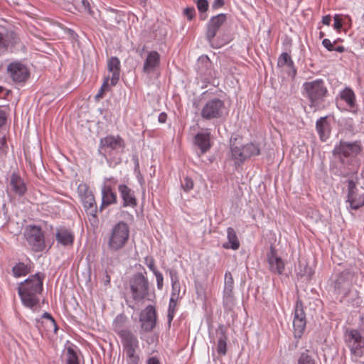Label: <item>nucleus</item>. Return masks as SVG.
Returning a JSON list of instances; mask_svg holds the SVG:
<instances>
[{
  "mask_svg": "<svg viewBox=\"0 0 364 364\" xmlns=\"http://www.w3.org/2000/svg\"><path fill=\"white\" fill-rule=\"evenodd\" d=\"M124 146V141L119 135L109 134L100 139L97 151L109 167H114L122 161Z\"/></svg>",
  "mask_w": 364,
  "mask_h": 364,
  "instance_id": "1",
  "label": "nucleus"
},
{
  "mask_svg": "<svg viewBox=\"0 0 364 364\" xmlns=\"http://www.w3.org/2000/svg\"><path fill=\"white\" fill-rule=\"evenodd\" d=\"M43 277L40 273L29 277L19 284L18 293L23 304L33 309L39 303V295L43 290Z\"/></svg>",
  "mask_w": 364,
  "mask_h": 364,
  "instance_id": "2",
  "label": "nucleus"
},
{
  "mask_svg": "<svg viewBox=\"0 0 364 364\" xmlns=\"http://www.w3.org/2000/svg\"><path fill=\"white\" fill-rule=\"evenodd\" d=\"M328 93V88L321 78L305 82L302 85V95L308 100L310 107L314 110L323 107Z\"/></svg>",
  "mask_w": 364,
  "mask_h": 364,
  "instance_id": "3",
  "label": "nucleus"
},
{
  "mask_svg": "<svg viewBox=\"0 0 364 364\" xmlns=\"http://www.w3.org/2000/svg\"><path fill=\"white\" fill-rule=\"evenodd\" d=\"M260 148L258 144L250 142L246 144H238L230 141V156L236 166H240L252 156H258Z\"/></svg>",
  "mask_w": 364,
  "mask_h": 364,
  "instance_id": "4",
  "label": "nucleus"
},
{
  "mask_svg": "<svg viewBox=\"0 0 364 364\" xmlns=\"http://www.w3.org/2000/svg\"><path fill=\"white\" fill-rule=\"evenodd\" d=\"M345 341L349 348L353 360L358 361L364 355V341L357 330H349L345 333Z\"/></svg>",
  "mask_w": 364,
  "mask_h": 364,
  "instance_id": "5",
  "label": "nucleus"
},
{
  "mask_svg": "<svg viewBox=\"0 0 364 364\" xmlns=\"http://www.w3.org/2000/svg\"><path fill=\"white\" fill-rule=\"evenodd\" d=\"M225 102L217 97L205 102L200 109V116L203 119L211 120L220 119L223 116Z\"/></svg>",
  "mask_w": 364,
  "mask_h": 364,
  "instance_id": "6",
  "label": "nucleus"
},
{
  "mask_svg": "<svg viewBox=\"0 0 364 364\" xmlns=\"http://www.w3.org/2000/svg\"><path fill=\"white\" fill-rule=\"evenodd\" d=\"M132 298L136 301L143 300L148 294V280L141 273L134 274L129 280Z\"/></svg>",
  "mask_w": 364,
  "mask_h": 364,
  "instance_id": "7",
  "label": "nucleus"
},
{
  "mask_svg": "<svg viewBox=\"0 0 364 364\" xmlns=\"http://www.w3.org/2000/svg\"><path fill=\"white\" fill-rule=\"evenodd\" d=\"M360 141H355L353 142H348L341 141L338 144H336L333 150V154L341 160L343 158L355 157L361 151Z\"/></svg>",
  "mask_w": 364,
  "mask_h": 364,
  "instance_id": "8",
  "label": "nucleus"
},
{
  "mask_svg": "<svg viewBox=\"0 0 364 364\" xmlns=\"http://www.w3.org/2000/svg\"><path fill=\"white\" fill-rule=\"evenodd\" d=\"M348 183V194L346 202L352 210H358L364 205V188H358L353 180L349 179Z\"/></svg>",
  "mask_w": 364,
  "mask_h": 364,
  "instance_id": "9",
  "label": "nucleus"
},
{
  "mask_svg": "<svg viewBox=\"0 0 364 364\" xmlns=\"http://www.w3.org/2000/svg\"><path fill=\"white\" fill-rule=\"evenodd\" d=\"M18 42V38L14 31L0 26V57L12 51Z\"/></svg>",
  "mask_w": 364,
  "mask_h": 364,
  "instance_id": "10",
  "label": "nucleus"
},
{
  "mask_svg": "<svg viewBox=\"0 0 364 364\" xmlns=\"http://www.w3.org/2000/svg\"><path fill=\"white\" fill-rule=\"evenodd\" d=\"M6 73L14 82L17 83L25 82L30 74L26 65L18 60L9 63L6 68Z\"/></svg>",
  "mask_w": 364,
  "mask_h": 364,
  "instance_id": "11",
  "label": "nucleus"
},
{
  "mask_svg": "<svg viewBox=\"0 0 364 364\" xmlns=\"http://www.w3.org/2000/svg\"><path fill=\"white\" fill-rule=\"evenodd\" d=\"M226 20L227 14L221 13L212 16L206 23L205 38L212 46H214L215 38Z\"/></svg>",
  "mask_w": 364,
  "mask_h": 364,
  "instance_id": "12",
  "label": "nucleus"
},
{
  "mask_svg": "<svg viewBox=\"0 0 364 364\" xmlns=\"http://www.w3.org/2000/svg\"><path fill=\"white\" fill-rule=\"evenodd\" d=\"M306 315L303 304L298 300L294 307L293 319L294 334L296 338H301L306 328Z\"/></svg>",
  "mask_w": 364,
  "mask_h": 364,
  "instance_id": "13",
  "label": "nucleus"
},
{
  "mask_svg": "<svg viewBox=\"0 0 364 364\" xmlns=\"http://www.w3.org/2000/svg\"><path fill=\"white\" fill-rule=\"evenodd\" d=\"M129 229H112L108 237V246L111 251L122 249L128 240Z\"/></svg>",
  "mask_w": 364,
  "mask_h": 364,
  "instance_id": "14",
  "label": "nucleus"
},
{
  "mask_svg": "<svg viewBox=\"0 0 364 364\" xmlns=\"http://www.w3.org/2000/svg\"><path fill=\"white\" fill-rule=\"evenodd\" d=\"M193 143L200 149V155L208 152L212 147L211 132L208 128H203L194 136Z\"/></svg>",
  "mask_w": 364,
  "mask_h": 364,
  "instance_id": "15",
  "label": "nucleus"
},
{
  "mask_svg": "<svg viewBox=\"0 0 364 364\" xmlns=\"http://www.w3.org/2000/svg\"><path fill=\"white\" fill-rule=\"evenodd\" d=\"M25 237L34 251H42L45 247V240L41 229H26Z\"/></svg>",
  "mask_w": 364,
  "mask_h": 364,
  "instance_id": "16",
  "label": "nucleus"
},
{
  "mask_svg": "<svg viewBox=\"0 0 364 364\" xmlns=\"http://www.w3.org/2000/svg\"><path fill=\"white\" fill-rule=\"evenodd\" d=\"M9 187L11 191L18 197L25 196L28 191L26 183L17 171H14L11 174Z\"/></svg>",
  "mask_w": 364,
  "mask_h": 364,
  "instance_id": "17",
  "label": "nucleus"
},
{
  "mask_svg": "<svg viewBox=\"0 0 364 364\" xmlns=\"http://www.w3.org/2000/svg\"><path fill=\"white\" fill-rule=\"evenodd\" d=\"M117 190L122 200V206L124 208H135L137 205V199L134 191L124 183L118 185Z\"/></svg>",
  "mask_w": 364,
  "mask_h": 364,
  "instance_id": "18",
  "label": "nucleus"
},
{
  "mask_svg": "<svg viewBox=\"0 0 364 364\" xmlns=\"http://www.w3.org/2000/svg\"><path fill=\"white\" fill-rule=\"evenodd\" d=\"M85 211L89 216V220L92 227H96L97 223V213L98 211L94 194L88 196L80 200Z\"/></svg>",
  "mask_w": 364,
  "mask_h": 364,
  "instance_id": "19",
  "label": "nucleus"
},
{
  "mask_svg": "<svg viewBox=\"0 0 364 364\" xmlns=\"http://www.w3.org/2000/svg\"><path fill=\"white\" fill-rule=\"evenodd\" d=\"M161 56L156 50L149 51L144 60L142 72L146 75L154 73L160 66Z\"/></svg>",
  "mask_w": 364,
  "mask_h": 364,
  "instance_id": "20",
  "label": "nucleus"
},
{
  "mask_svg": "<svg viewBox=\"0 0 364 364\" xmlns=\"http://www.w3.org/2000/svg\"><path fill=\"white\" fill-rule=\"evenodd\" d=\"M141 328L145 331H151L156 324V311L153 306L145 308L140 316Z\"/></svg>",
  "mask_w": 364,
  "mask_h": 364,
  "instance_id": "21",
  "label": "nucleus"
},
{
  "mask_svg": "<svg viewBox=\"0 0 364 364\" xmlns=\"http://www.w3.org/2000/svg\"><path fill=\"white\" fill-rule=\"evenodd\" d=\"M121 338L123 350L139 348V340L132 331L127 329H122L117 331Z\"/></svg>",
  "mask_w": 364,
  "mask_h": 364,
  "instance_id": "22",
  "label": "nucleus"
},
{
  "mask_svg": "<svg viewBox=\"0 0 364 364\" xmlns=\"http://www.w3.org/2000/svg\"><path fill=\"white\" fill-rule=\"evenodd\" d=\"M197 72L205 80H209L214 76L212 62L207 55L199 57L197 62Z\"/></svg>",
  "mask_w": 364,
  "mask_h": 364,
  "instance_id": "23",
  "label": "nucleus"
},
{
  "mask_svg": "<svg viewBox=\"0 0 364 364\" xmlns=\"http://www.w3.org/2000/svg\"><path fill=\"white\" fill-rule=\"evenodd\" d=\"M107 70L112 73L110 85L115 86L120 78L121 63L119 59L116 56H112L107 61Z\"/></svg>",
  "mask_w": 364,
  "mask_h": 364,
  "instance_id": "24",
  "label": "nucleus"
},
{
  "mask_svg": "<svg viewBox=\"0 0 364 364\" xmlns=\"http://www.w3.org/2000/svg\"><path fill=\"white\" fill-rule=\"evenodd\" d=\"M267 261L270 270L277 274H282L284 269V262L282 259L276 255L275 250L272 247H270L267 254Z\"/></svg>",
  "mask_w": 364,
  "mask_h": 364,
  "instance_id": "25",
  "label": "nucleus"
},
{
  "mask_svg": "<svg viewBox=\"0 0 364 364\" xmlns=\"http://www.w3.org/2000/svg\"><path fill=\"white\" fill-rule=\"evenodd\" d=\"M102 203L100 210L102 211L105 206H109L117 203V196L110 185L104 184L101 189Z\"/></svg>",
  "mask_w": 364,
  "mask_h": 364,
  "instance_id": "26",
  "label": "nucleus"
},
{
  "mask_svg": "<svg viewBox=\"0 0 364 364\" xmlns=\"http://www.w3.org/2000/svg\"><path fill=\"white\" fill-rule=\"evenodd\" d=\"M316 131L321 141H326L331 134V124L327 121V117H321L316 122Z\"/></svg>",
  "mask_w": 364,
  "mask_h": 364,
  "instance_id": "27",
  "label": "nucleus"
},
{
  "mask_svg": "<svg viewBox=\"0 0 364 364\" xmlns=\"http://www.w3.org/2000/svg\"><path fill=\"white\" fill-rule=\"evenodd\" d=\"M339 96L350 109H357L355 94L350 87H345L340 92Z\"/></svg>",
  "mask_w": 364,
  "mask_h": 364,
  "instance_id": "28",
  "label": "nucleus"
},
{
  "mask_svg": "<svg viewBox=\"0 0 364 364\" xmlns=\"http://www.w3.org/2000/svg\"><path fill=\"white\" fill-rule=\"evenodd\" d=\"M56 238L58 242L63 245H68L73 244L74 237L68 229H58Z\"/></svg>",
  "mask_w": 364,
  "mask_h": 364,
  "instance_id": "29",
  "label": "nucleus"
},
{
  "mask_svg": "<svg viewBox=\"0 0 364 364\" xmlns=\"http://www.w3.org/2000/svg\"><path fill=\"white\" fill-rule=\"evenodd\" d=\"M228 241L223 245L225 249L236 250L240 247V242L234 229H228Z\"/></svg>",
  "mask_w": 364,
  "mask_h": 364,
  "instance_id": "30",
  "label": "nucleus"
},
{
  "mask_svg": "<svg viewBox=\"0 0 364 364\" xmlns=\"http://www.w3.org/2000/svg\"><path fill=\"white\" fill-rule=\"evenodd\" d=\"M235 301L233 291H223V304L225 309L231 310L235 304Z\"/></svg>",
  "mask_w": 364,
  "mask_h": 364,
  "instance_id": "31",
  "label": "nucleus"
},
{
  "mask_svg": "<svg viewBox=\"0 0 364 364\" xmlns=\"http://www.w3.org/2000/svg\"><path fill=\"white\" fill-rule=\"evenodd\" d=\"M218 343L217 351L221 355H225L227 351V336L223 330L217 331Z\"/></svg>",
  "mask_w": 364,
  "mask_h": 364,
  "instance_id": "32",
  "label": "nucleus"
},
{
  "mask_svg": "<svg viewBox=\"0 0 364 364\" xmlns=\"http://www.w3.org/2000/svg\"><path fill=\"white\" fill-rule=\"evenodd\" d=\"M121 216L123 220L119 221L114 228H129L134 222V216L127 211H122Z\"/></svg>",
  "mask_w": 364,
  "mask_h": 364,
  "instance_id": "33",
  "label": "nucleus"
},
{
  "mask_svg": "<svg viewBox=\"0 0 364 364\" xmlns=\"http://www.w3.org/2000/svg\"><path fill=\"white\" fill-rule=\"evenodd\" d=\"M12 272L15 277H21L29 273V268L24 263L18 262L13 267Z\"/></svg>",
  "mask_w": 364,
  "mask_h": 364,
  "instance_id": "34",
  "label": "nucleus"
},
{
  "mask_svg": "<svg viewBox=\"0 0 364 364\" xmlns=\"http://www.w3.org/2000/svg\"><path fill=\"white\" fill-rule=\"evenodd\" d=\"M360 277V274L358 272L355 273L354 272H350L348 271L342 273L339 282H343L346 279H350L353 286V284H357L358 280Z\"/></svg>",
  "mask_w": 364,
  "mask_h": 364,
  "instance_id": "35",
  "label": "nucleus"
},
{
  "mask_svg": "<svg viewBox=\"0 0 364 364\" xmlns=\"http://www.w3.org/2000/svg\"><path fill=\"white\" fill-rule=\"evenodd\" d=\"M346 295L348 297H349V299L351 301L352 306H360L362 303V299L359 295V291L356 289L352 288V290L347 293Z\"/></svg>",
  "mask_w": 364,
  "mask_h": 364,
  "instance_id": "36",
  "label": "nucleus"
},
{
  "mask_svg": "<svg viewBox=\"0 0 364 364\" xmlns=\"http://www.w3.org/2000/svg\"><path fill=\"white\" fill-rule=\"evenodd\" d=\"M293 63L294 61L292 60L291 58L286 52L282 53L278 58V67H284V65H287L288 67H293Z\"/></svg>",
  "mask_w": 364,
  "mask_h": 364,
  "instance_id": "37",
  "label": "nucleus"
},
{
  "mask_svg": "<svg viewBox=\"0 0 364 364\" xmlns=\"http://www.w3.org/2000/svg\"><path fill=\"white\" fill-rule=\"evenodd\" d=\"M65 359L66 364H79L77 353L71 347L68 348Z\"/></svg>",
  "mask_w": 364,
  "mask_h": 364,
  "instance_id": "38",
  "label": "nucleus"
},
{
  "mask_svg": "<svg viewBox=\"0 0 364 364\" xmlns=\"http://www.w3.org/2000/svg\"><path fill=\"white\" fill-rule=\"evenodd\" d=\"M77 194L80 197V199L85 198L88 196L93 195L92 190H90L89 186L86 183H80L77 188Z\"/></svg>",
  "mask_w": 364,
  "mask_h": 364,
  "instance_id": "39",
  "label": "nucleus"
},
{
  "mask_svg": "<svg viewBox=\"0 0 364 364\" xmlns=\"http://www.w3.org/2000/svg\"><path fill=\"white\" fill-rule=\"evenodd\" d=\"M196 3V6L200 12V19L203 21L206 18L207 16L204 14L205 11H207L208 9V2L207 0H195Z\"/></svg>",
  "mask_w": 364,
  "mask_h": 364,
  "instance_id": "40",
  "label": "nucleus"
},
{
  "mask_svg": "<svg viewBox=\"0 0 364 364\" xmlns=\"http://www.w3.org/2000/svg\"><path fill=\"white\" fill-rule=\"evenodd\" d=\"M234 279L230 272H226L224 277L223 291H233Z\"/></svg>",
  "mask_w": 364,
  "mask_h": 364,
  "instance_id": "41",
  "label": "nucleus"
},
{
  "mask_svg": "<svg viewBox=\"0 0 364 364\" xmlns=\"http://www.w3.org/2000/svg\"><path fill=\"white\" fill-rule=\"evenodd\" d=\"M298 364H315V360L310 355L309 351L306 350L301 354Z\"/></svg>",
  "mask_w": 364,
  "mask_h": 364,
  "instance_id": "42",
  "label": "nucleus"
},
{
  "mask_svg": "<svg viewBox=\"0 0 364 364\" xmlns=\"http://www.w3.org/2000/svg\"><path fill=\"white\" fill-rule=\"evenodd\" d=\"M109 76H107L105 77L104 81L101 85L100 89L98 90V92L95 95V100H100L103 97L104 92L105 91L109 90Z\"/></svg>",
  "mask_w": 364,
  "mask_h": 364,
  "instance_id": "43",
  "label": "nucleus"
},
{
  "mask_svg": "<svg viewBox=\"0 0 364 364\" xmlns=\"http://www.w3.org/2000/svg\"><path fill=\"white\" fill-rule=\"evenodd\" d=\"M178 299L170 298L168 309V322L171 323L174 316L176 308L177 305Z\"/></svg>",
  "mask_w": 364,
  "mask_h": 364,
  "instance_id": "44",
  "label": "nucleus"
},
{
  "mask_svg": "<svg viewBox=\"0 0 364 364\" xmlns=\"http://www.w3.org/2000/svg\"><path fill=\"white\" fill-rule=\"evenodd\" d=\"M181 188L184 191L188 192L194 187V183L191 178L188 176L184 177L183 180L181 182Z\"/></svg>",
  "mask_w": 364,
  "mask_h": 364,
  "instance_id": "45",
  "label": "nucleus"
},
{
  "mask_svg": "<svg viewBox=\"0 0 364 364\" xmlns=\"http://www.w3.org/2000/svg\"><path fill=\"white\" fill-rule=\"evenodd\" d=\"M101 262L103 265H106L107 269H108L109 266L113 265L114 260L112 259V257L110 255L109 252L104 251L103 256L101 259Z\"/></svg>",
  "mask_w": 364,
  "mask_h": 364,
  "instance_id": "46",
  "label": "nucleus"
},
{
  "mask_svg": "<svg viewBox=\"0 0 364 364\" xmlns=\"http://www.w3.org/2000/svg\"><path fill=\"white\" fill-rule=\"evenodd\" d=\"M46 328L47 331H53L56 333L58 326L54 319H50L45 321Z\"/></svg>",
  "mask_w": 364,
  "mask_h": 364,
  "instance_id": "47",
  "label": "nucleus"
},
{
  "mask_svg": "<svg viewBox=\"0 0 364 364\" xmlns=\"http://www.w3.org/2000/svg\"><path fill=\"white\" fill-rule=\"evenodd\" d=\"M144 263L153 273L158 271L155 267V262L153 257H146L144 258Z\"/></svg>",
  "mask_w": 364,
  "mask_h": 364,
  "instance_id": "48",
  "label": "nucleus"
},
{
  "mask_svg": "<svg viewBox=\"0 0 364 364\" xmlns=\"http://www.w3.org/2000/svg\"><path fill=\"white\" fill-rule=\"evenodd\" d=\"M184 15L188 21H191L195 18L196 9L194 7H187L184 9Z\"/></svg>",
  "mask_w": 364,
  "mask_h": 364,
  "instance_id": "49",
  "label": "nucleus"
},
{
  "mask_svg": "<svg viewBox=\"0 0 364 364\" xmlns=\"http://www.w3.org/2000/svg\"><path fill=\"white\" fill-rule=\"evenodd\" d=\"M8 146L5 136L0 138V156L5 155L7 152Z\"/></svg>",
  "mask_w": 364,
  "mask_h": 364,
  "instance_id": "50",
  "label": "nucleus"
},
{
  "mask_svg": "<svg viewBox=\"0 0 364 364\" xmlns=\"http://www.w3.org/2000/svg\"><path fill=\"white\" fill-rule=\"evenodd\" d=\"M180 291H181V285H177V284L173 285L172 286V291L171 294V298L178 300Z\"/></svg>",
  "mask_w": 364,
  "mask_h": 364,
  "instance_id": "51",
  "label": "nucleus"
},
{
  "mask_svg": "<svg viewBox=\"0 0 364 364\" xmlns=\"http://www.w3.org/2000/svg\"><path fill=\"white\" fill-rule=\"evenodd\" d=\"M336 41L332 43L329 39L324 38L322 41V45L324 48H326L328 51H334V46L333 44L336 43Z\"/></svg>",
  "mask_w": 364,
  "mask_h": 364,
  "instance_id": "52",
  "label": "nucleus"
},
{
  "mask_svg": "<svg viewBox=\"0 0 364 364\" xmlns=\"http://www.w3.org/2000/svg\"><path fill=\"white\" fill-rule=\"evenodd\" d=\"M154 274L155 275L156 279L157 288L159 289H162L163 281H164V277H163L162 274L160 272L156 271L154 273Z\"/></svg>",
  "mask_w": 364,
  "mask_h": 364,
  "instance_id": "53",
  "label": "nucleus"
},
{
  "mask_svg": "<svg viewBox=\"0 0 364 364\" xmlns=\"http://www.w3.org/2000/svg\"><path fill=\"white\" fill-rule=\"evenodd\" d=\"M81 6L90 16H93L94 12L90 7V4L88 0H81Z\"/></svg>",
  "mask_w": 364,
  "mask_h": 364,
  "instance_id": "54",
  "label": "nucleus"
},
{
  "mask_svg": "<svg viewBox=\"0 0 364 364\" xmlns=\"http://www.w3.org/2000/svg\"><path fill=\"white\" fill-rule=\"evenodd\" d=\"M170 277H171V286L176 285V284L180 285L179 279H178L176 272L171 271Z\"/></svg>",
  "mask_w": 364,
  "mask_h": 364,
  "instance_id": "55",
  "label": "nucleus"
},
{
  "mask_svg": "<svg viewBox=\"0 0 364 364\" xmlns=\"http://www.w3.org/2000/svg\"><path fill=\"white\" fill-rule=\"evenodd\" d=\"M139 348H131V349H125L124 352L125 353L126 358H129L132 356H138L139 355L136 353V350Z\"/></svg>",
  "mask_w": 364,
  "mask_h": 364,
  "instance_id": "56",
  "label": "nucleus"
},
{
  "mask_svg": "<svg viewBox=\"0 0 364 364\" xmlns=\"http://www.w3.org/2000/svg\"><path fill=\"white\" fill-rule=\"evenodd\" d=\"M139 361H140L139 355L126 358L127 364H139Z\"/></svg>",
  "mask_w": 364,
  "mask_h": 364,
  "instance_id": "57",
  "label": "nucleus"
},
{
  "mask_svg": "<svg viewBox=\"0 0 364 364\" xmlns=\"http://www.w3.org/2000/svg\"><path fill=\"white\" fill-rule=\"evenodd\" d=\"M225 4V0H214L211 7L213 9L215 10L223 7Z\"/></svg>",
  "mask_w": 364,
  "mask_h": 364,
  "instance_id": "58",
  "label": "nucleus"
},
{
  "mask_svg": "<svg viewBox=\"0 0 364 364\" xmlns=\"http://www.w3.org/2000/svg\"><path fill=\"white\" fill-rule=\"evenodd\" d=\"M334 23H333V28L335 29L339 30L342 27V23L338 17V15H336L334 17Z\"/></svg>",
  "mask_w": 364,
  "mask_h": 364,
  "instance_id": "59",
  "label": "nucleus"
},
{
  "mask_svg": "<svg viewBox=\"0 0 364 364\" xmlns=\"http://www.w3.org/2000/svg\"><path fill=\"white\" fill-rule=\"evenodd\" d=\"M146 364H161V362L157 357L152 356L146 360Z\"/></svg>",
  "mask_w": 364,
  "mask_h": 364,
  "instance_id": "60",
  "label": "nucleus"
},
{
  "mask_svg": "<svg viewBox=\"0 0 364 364\" xmlns=\"http://www.w3.org/2000/svg\"><path fill=\"white\" fill-rule=\"evenodd\" d=\"M6 115L4 110L0 109V128L6 123Z\"/></svg>",
  "mask_w": 364,
  "mask_h": 364,
  "instance_id": "61",
  "label": "nucleus"
},
{
  "mask_svg": "<svg viewBox=\"0 0 364 364\" xmlns=\"http://www.w3.org/2000/svg\"><path fill=\"white\" fill-rule=\"evenodd\" d=\"M167 114L164 112H161L158 117V121L159 123L164 124L166 122Z\"/></svg>",
  "mask_w": 364,
  "mask_h": 364,
  "instance_id": "62",
  "label": "nucleus"
},
{
  "mask_svg": "<svg viewBox=\"0 0 364 364\" xmlns=\"http://www.w3.org/2000/svg\"><path fill=\"white\" fill-rule=\"evenodd\" d=\"M331 21V17L330 15H326L323 16L322 18V23L324 25L329 26Z\"/></svg>",
  "mask_w": 364,
  "mask_h": 364,
  "instance_id": "63",
  "label": "nucleus"
},
{
  "mask_svg": "<svg viewBox=\"0 0 364 364\" xmlns=\"http://www.w3.org/2000/svg\"><path fill=\"white\" fill-rule=\"evenodd\" d=\"M290 68V71L289 73V75L292 78H294L296 75V68L294 66V63H293V67H289Z\"/></svg>",
  "mask_w": 364,
  "mask_h": 364,
  "instance_id": "64",
  "label": "nucleus"
}]
</instances>
